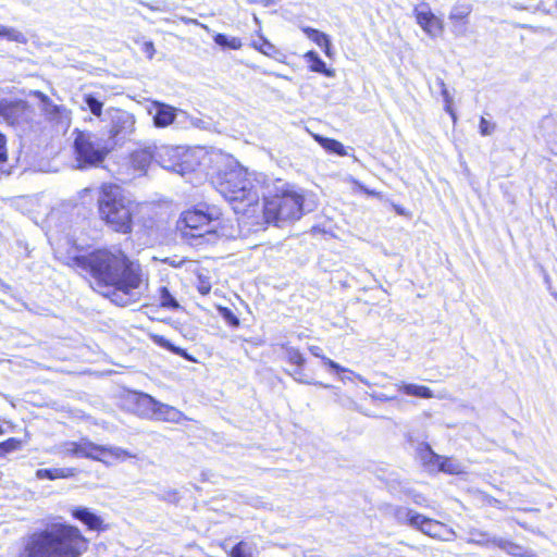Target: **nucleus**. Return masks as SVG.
Masks as SVG:
<instances>
[{
  "mask_svg": "<svg viewBox=\"0 0 557 557\" xmlns=\"http://www.w3.org/2000/svg\"><path fill=\"white\" fill-rule=\"evenodd\" d=\"M92 278V288L113 304L126 307L139 301L148 289V277L139 263L120 249H100L76 258Z\"/></svg>",
  "mask_w": 557,
  "mask_h": 557,
  "instance_id": "nucleus-1",
  "label": "nucleus"
},
{
  "mask_svg": "<svg viewBox=\"0 0 557 557\" xmlns=\"http://www.w3.org/2000/svg\"><path fill=\"white\" fill-rule=\"evenodd\" d=\"M87 547L78 528L53 521L23 537L18 557H81Z\"/></svg>",
  "mask_w": 557,
  "mask_h": 557,
  "instance_id": "nucleus-2",
  "label": "nucleus"
},
{
  "mask_svg": "<svg viewBox=\"0 0 557 557\" xmlns=\"http://www.w3.org/2000/svg\"><path fill=\"white\" fill-rule=\"evenodd\" d=\"M216 190L227 200L235 213L255 214L259 208L260 184L247 170L233 166L218 174Z\"/></svg>",
  "mask_w": 557,
  "mask_h": 557,
  "instance_id": "nucleus-3",
  "label": "nucleus"
},
{
  "mask_svg": "<svg viewBox=\"0 0 557 557\" xmlns=\"http://www.w3.org/2000/svg\"><path fill=\"white\" fill-rule=\"evenodd\" d=\"M263 215L268 223L280 225L299 220L304 214V196L282 180L273 182L268 195L263 194Z\"/></svg>",
  "mask_w": 557,
  "mask_h": 557,
  "instance_id": "nucleus-4",
  "label": "nucleus"
},
{
  "mask_svg": "<svg viewBox=\"0 0 557 557\" xmlns=\"http://www.w3.org/2000/svg\"><path fill=\"white\" fill-rule=\"evenodd\" d=\"M97 206L99 218L108 227L121 234L132 232L136 206L120 186L102 185L97 197Z\"/></svg>",
  "mask_w": 557,
  "mask_h": 557,
  "instance_id": "nucleus-5",
  "label": "nucleus"
},
{
  "mask_svg": "<svg viewBox=\"0 0 557 557\" xmlns=\"http://www.w3.org/2000/svg\"><path fill=\"white\" fill-rule=\"evenodd\" d=\"M222 212L216 206L200 203L194 210L182 213L177 221V230L186 239H199L214 235Z\"/></svg>",
  "mask_w": 557,
  "mask_h": 557,
  "instance_id": "nucleus-6",
  "label": "nucleus"
},
{
  "mask_svg": "<svg viewBox=\"0 0 557 557\" xmlns=\"http://www.w3.org/2000/svg\"><path fill=\"white\" fill-rule=\"evenodd\" d=\"M75 160L78 169L98 166L113 149L110 140L90 132L75 129Z\"/></svg>",
  "mask_w": 557,
  "mask_h": 557,
  "instance_id": "nucleus-7",
  "label": "nucleus"
},
{
  "mask_svg": "<svg viewBox=\"0 0 557 557\" xmlns=\"http://www.w3.org/2000/svg\"><path fill=\"white\" fill-rule=\"evenodd\" d=\"M77 458H88L109 466L114 461H124L128 458H135V455L121 447L102 446L83 440L77 442Z\"/></svg>",
  "mask_w": 557,
  "mask_h": 557,
  "instance_id": "nucleus-8",
  "label": "nucleus"
},
{
  "mask_svg": "<svg viewBox=\"0 0 557 557\" xmlns=\"http://www.w3.org/2000/svg\"><path fill=\"white\" fill-rule=\"evenodd\" d=\"M137 406L143 416L157 420L178 423L184 419L183 412L172 406L157 401L147 394H140L137 397Z\"/></svg>",
  "mask_w": 557,
  "mask_h": 557,
  "instance_id": "nucleus-9",
  "label": "nucleus"
},
{
  "mask_svg": "<svg viewBox=\"0 0 557 557\" xmlns=\"http://www.w3.org/2000/svg\"><path fill=\"white\" fill-rule=\"evenodd\" d=\"M108 112L110 115V129L107 140H110L114 147L120 141L131 137L135 132L136 120L134 114L125 110L112 108Z\"/></svg>",
  "mask_w": 557,
  "mask_h": 557,
  "instance_id": "nucleus-10",
  "label": "nucleus"
},
{
  "mask_svg": "<svg viewBox=\"0 0 557 557\" xmlns=\"http://www.w3.org/2000/svg\"><path fill=\"white\" fill-rule=\"evenodd\" d=\"M162 152H168V148L162 147L158 149L157 147H145L135 150L129 156V164L141 175L146 173L153 160L159 162L158 158L162 156Z\"/></svg>",
  "mask_w": 557,
  "mask_h": 557,
  "instance_id": "nucleus-11",
  "label": "nucleus"
},
{
  "mask_svg": "<svg viewBox=\"0 0 557 557\" xmlns=\"http://www.w3.org/2000/svg\"><path fill=\"white\" fill-rule=\"evenodd\" d=\"M27 103L22 100H1L0 119L9 125H18L26 120Z\"/></svg>",
  "mask_w": 557,
  "mask_h": 557,
  "instance_id": "nucleus-12",
  "label": "nucleus"
},
{
  "mask_svg": "<svg viewBox=\"0 0 557 557\" xmlns=\"http://www.w3.org/2000/svg\"><path fill=\"white\" fill-rule=\"evenodd\" d=\"M423 521L418 522L417 530L423 534L438 540L450 541L455 536L453 530H446L445 525L436 520L430 519L422 515Z\"/></svg>",
  "mask_w": 557,
  "mask_h": 557,
  "instance_id": "nucleus-13",
  "label": "nucleus"
},
{
  "mask_svg": "<svg viewBox=\"0 0 557 557\" xmlns=\"http://www.w3.org/2000/svg\"><path fill=\"white\" fill-rule=\"evenodd\" d=\"M36 96L40 99L42 110L49 121L58 124L69 123L67 111L64 107L54 104L49 97L41 91H36Z\"/></svg>",
  "mask_w": 557,
  "mask_h": 557,
  "instance_id": "nucleus-14",
  "label": "nucleus"
},
{
  "mask_svg": "<svg viewBox=\"0 0 557 557\" xmlns=\"http://www.w3.org/2000/svg\"><path fill=\"white\" fill-rule=\"evenodd\" d=\"M153 123L157 127H166L175 120L177 109L159 101L153 102Z\"/></svg>",
  "mask_w": 557,
  "mask_h": 557,
  "instance_id": "nucleus-15",
  "label": "nucleus"
},
{
  "mask_svg": "<svg viewBox=\"0 0 557 557\" xmlns=\"http://www.w3.org/2000/svg\"><path fill=\"white\" fill-rule=\"evenodd\" d=\"M417 23L432 37H436L443 30L442 21L431 11H418Z\"/></svg>",
  "mask_w": 557,
  "mask_h": 557,
  "instance_id": "nucleus-16",
  "label": "nucleus"
},
{
  "mask_svg": "<svg viewBox=\"0 0 557 557\" xmlns=\"http://www.w3.org/2000/svg\"><path fill=\"white\" fill-rule=\"evenodd\" d=\"M389 513L399 524L409 525L414 529L418 525V522L423 521L422 515L418 513L417 511L410 508L403 506L391 507Z\"/></svg>",
  "mask_w": 557,
  "mask_h": 557,
  "instance_id": "nucleus-17",
  "label": "nucleus"
},
{
  "mask_svg": "<svg viewBox=\"0 0 557 557\" xmlns=\"http://www.w3.org/2000/svg\"><path fill=\"white\" fill-rule=\"evenodd\" d=\"M494 546L513 557H540L533 550L503 537H497V541H494Z\"/></svg>",
  "mask_w": 557,
  "mask_h": 557,
  "instance_id": "nucleus-18",
  "label": "nucleus"
},
{
  "mask_svg": "<svg viewBox=\"0 0 557 557\" xmlns=\"http://www.w3.org/2000/svg\"><path fill=\"white\" fill-rule=\"evenodd\" d=\"M75 519L82 521L90 530H100L102 525V519L90 511L88 508L78 507L72 511Z\"/></svg>",
  "mask_w": 557,
  "mask_h": 557,
  "instance_id": "nucleus-19",
  "label": "nucleus"
},
{
  "mask_svg": "<svg viewBox=\"0 0 557 557\" xmlns=\"http://www.w3.org/2000/svg\"><path fill=\"white\" fill-rule=\"evenodd\" d=\"M395 386L397 387V389L399 392H401L408 396H413V397L424 398V399L434 397V394L431 391V388H429L428 386H424V385L400 382V383L395 384Z\"/></svg>",
  "mask_w": 557,
  "mask_h": 557,
  "instance_id": "nucleus-20",
  "label": "nucleus"
},
{
  "mask_svg": "<svg viewBox=\"0 0 557 557\" xmlns=\"http://www.w3.org/2000/svg\"><path fill=\"white\" fill-rule=\"evenodd\" d=\"M77 473L75 468H54V469H38L36 476L40 480H55V479H67L72 478Z\"/></svg>",
  "mask_w": 557,
  "mask_h": 557,
  "instance_id": "nucleus-21",
  "label": "nucleus"
},
{
  "mask_svg": "<svg viewBox=\"0 0 557 557\" xmlns=\"http://www.w3.org/2000/svg\"><path fill=\"white\" fill-rule=\"evenodd\" d=\"M494 541H497V536H493L486 531L474 528L468 531L467 543L487 547L494 545Z\"/></svg>",
  "mask_w": 557,
  "mask_h": 557,
  "instance_id": "nucleus-22",
  "label": "nucleus"
},
{
  "mask_svg": "<svg viewBox=\"0 0 557 557\" xmlns=\"http://www.w3.org/2000/svg\"><path fill=\"white\" fill-rule=\"evenodd\" d=\"M417 454L422 463L426 466L430 470L435 469L437 466V461L441 460V456L435 454L432 450V448L425 443H421L418 446Z\"/></svg>",
  "mask_w": 557,
  "mask_h": 557,
  "instance_id": "nucleus-23",
  "label": "nucleus"
},
{
  "mask_svg": "<svg viewBox=\"0 0 557 557\" xmlns=\"http://www.w3.org/2000/svg\"><path fill=\"white\" fill-rule=\"evenodd\" d=\"M306 60L310 63L312 72L324 74L327 77L334 75V71L326 67L325 62L314 51H309L305 54Z\"/></svg>",
  "mask_w": 557,
  "mask_h": 557,
  "instance_id": "nucleus-24",
  "label": "nucleus"
},
{
  "mask_svg": "<svg viewBox=\"0 0 557 557\" xmlns=\"http://www.w3.org/2000/svg\"><path fill=\"white\" fill-rule=\"evenodd\" d=\"M314 138L320 144V146L323 147L326 151L335 153L341 157L347 156L345 147L338 140L323 137L320 135H317Z\"/></svg>",
  "mask_w": 557,
  "mask_h": 557,
  "instance_id": "nucleus-25",
  "label": "nucleus"
},
{
  "mask_svg": "<svg viewBox=\"0 0 557 557\" xmlns=\"http://www.w3.org/2000/svg\"><path fill=\"white\" fill-rule=\"evenodd\" d=\"M436 468L448 474H460L465 472V468L459 461L443 456H441V460L437 461Z\"/></svg>",
  "mask_w": 557,
  "mask_h": 557,
  "instance_id": "nucleus-26",
  "label": "nucleus"
},
{
  "mask_svg": "<svg viewBox=\"0 0 557 557\" xmlns=\"http://www.w3.org/2000/svg\"><path fill=\"white\" fill-rule=\"evenodd\" d=\"M472 12V5L470 3H456L449 12L450 22H460L469 18Z\"/></svg>",
  "mask_w": 557,
  "mask_h": 557,
  "instance_id": "nucleus-27",
  "label": "nucleus"
},
{
  "mask_svg": "<svg viewBox=\"0 0 557 557\" xmlns=\"http://www.w3.org/2000/svg\"><path fill=\"white\" fill-rule=\"evenodd\" d=\"M256 546L244 541L237 543L230 552V557H256Z\"/></svg>",
  "mask_w": 557,
  "mask_h": 557,
  "instance_id": "nucleus-28",
  "label": "nucleus"
},
{
  "mask_svg": "<svg viewBox=\"0 0 557 557\" xmlns=\"http://www.w3.org/2000/svg\"><path fill=\"white\" fill-rule=\"evenodd\" d=\"M0 38H5L9 41L18 44H26V36L14 27L0 25Z\"/></svg>",
  "mask_w": 557,
  "mask_h": 557,
  "instance_id": "nucleus-29",
  "label": "nucleus"
},
{
  "mask_svg": "<svg viewBox=\"0 0 557 557\" xmlns=\"http://www.w3.org/2000/svg\"><path fill=\"white\" fill-rule=\"evenodd\" d=\"M213 40L218 46H220L222 48L233 49V50H238L243 46L240 38L228 37L224 34H220V33L214 35Z\"/></svg>",
  "mask_w": 557,
  "mask_h": 557,
  "instance_id": "nucleus-30",
  "label": "nucleus"
},
{
  "mask_svg": "<svg viewBox=\"0 0 557 557\" xmlns=\"http://www.w3.org/2000/svg\"><path fill=\"white\" fill-rule=\"evenodd\" d=\"M159 300L160 306L170 310H175L180 307L178 301L175 297L170 293L166 286H161L159 288Z\"/></svg>",
  "mask_w": 557,
  "mask_h": 557,
  "instance_id": "nucleus-31",
  "label": "nucleus"
},
{
  "mask_svg": "<svg viewBox=\"0 0 557 557\" xmlns=\"http://www.w3.org/2000/svg\"><path fill=\"white\" fill-rule=\"evenodd\" d=\"M82 108L88 109L96 116H100L102 113L103 103L94 95L86 94L84 95Z\"/></svg>",
  "mask_w": 557,
  "mask_h": 557,
  "instance_id": "nucleus-32",
  "label": "nucleus"
},
{
  "mask_svg": "<svg viewBox=\"0 0 557 557\" xmlns=\"http://www.w3.org/2000/svg\"><path fill=\"white\" fill-rule=\"evenodd\" d=\"M153 342L158 344L160 347H163L187 360H191V358L189 357L185 349L174 346L170 341H168L165 337L161 335H154Z\"/></svg>",
  "mask_w": 557,
  "mask_h": 557,
  "instance_id": "nucleus-33",
  "label": "nucleus"
},
{
  "mask_svg": "<svg viewBox=\"0 0 557 557\" xmlns=\"http://www.w3.org/2000/svg\"><path fill=\"white\" fill-rule=\"evenodd\" d=\"M283 348L285 350V357L288 360V362L297 367H302L305 364L306 359L297 348L285 345L283 346Z\"/></svg>",
  "mask_w": 557,
  "mask_h": 557,
  "instance_id": "nucleus-34",
  "label": "nucleus"
},
{
  "mask_svg": "<svg viewBox=\"0 0 557 557\" xmlns=\"http://www.w3.org/2000/svg\"><path fill=\"white\" fill-rule=\"evenodd\" d=\"M290 375L294 377V380L301 384H313L318 385L324 388H330L331 386L327 384H323L322 382H315L313 380H310L301 370V367H297V369L290 373Z\"/></svg>",
  "mask_w": 557,
  "mask_h": 557,
  "instance_id": "nucleus-35",
  "label": "nucleus"
},
{
  "mask_svg": "<svg viewBox=\"0 0 557 557\" xmlns=\"http://www.w3.org/2000/svg\"><path fill=\"white\" fill-rule=\"evenodd\" d=\"M21 442L16 438H8L4 442L0 443V457H4L8 454L15 451L20 448Z\"/></svg>",
  "mask_w": 557,
  "mask_h": 557,
  "instance_id": "nucleus-36",
  "label": "nucleus"
},
{
  "mask_svg": "<svg viewBox=\"0 0 557 557\" xmlns=\"http://www.w3.org/2000/svg\"><path fill=\"white\" fill-rule=\"evenodd\" d=\"M59 454L63 457L72 456L77 458V442H66L60 449Z\"/></svg>",
  "mask_w": 557,
  "mask_h": 557,
  "instance_id": "nucleus-37",
  "label": "nucleus"
},
{
  "mask_svg": "<svg viewBox=\"0 0 557 557\" xmlns=\"http://www.w3.org/2000/svg\"><path fill=\"white\" fill-rule=\"evenodd\" d=\"M220 312L223 319L232 326L239 325V319L233 313V311L228 308H220Z\"/></svg>",
  "mask_w": 557,
  "mask_h": 557,
  "instance_id": "nucleus-38",
  "label": "nucleus"
},
{
  "mask_svg": "<svg viewBox=\"0 0 557 557\" xmlns=\"http://www.w3.org/2000/svg\"><path fill=\"white\" fill-rule=\"evenodd\" d=\"M311 40L314 41L318 46L324 48V52L326 54H329V50L331 47V40L326 34L320 32V36L312 37Z\"/></svg>",
  "mask_w": 557,
  "mask_h": 557,
  "instance_id": "nucleus-39",
  "label": "nucleus"
},
{
  "mask_svg": "<svg viewBox=\"0 0 557 557\" xmlns=\"http://www.w3.org/2000/svg\"><path fill=\"white\" fill-rule=\"evenodd\" d=\"M479 127L482 136H488L494 132L495 124L491 123L485 117H481Z\"/></svg>",
  "mask_w": 557,
  "mask_h": 557,
  "instance_id": "nucleus-40",
  "label": "nucleus"
},
{
  "mask_svg": "<svg viewBox=\"0 0 557 557\" xmlns=\"http://www.w3.org/2000/svg\"><path fill=\"white\" fill-rule=\"evenodd\" d=\"M453 23V33L456 36H466L468 32V20Z\"/></svg>",
  "mask_w": 557,
  "mask_h": 557,
  "instance_id": "nucleus-41",
  "label": "nucleus"
},
{
  "mask_svg": "<svg viewBox=\"0 0 557 557\" xmlns=\"http://www.w3.org/2000/svg\"><path fill=\"white\" fill-rule=\"evenodd\" d=\"M257 48L265 55H273L276 52V48L265 39H262V44Z\"/></svg>",
  "mask_w": 557,
  "mask_h": 557,
  "instance_id": "nucleus-42",
  "label": "nucleus"
},
{
  "mask_svg": "<svg viewBox=\"0 0 557 557\" xmlns=\"http://www.w3.org/2000/svg\"><path fill=\"white\" fill-rule=\"evenodd\" d=\"M7 139L5 136L2 133H0V165L7 162Z\"/></svg>",
  "mask_w": 557,
  "mask_h": 557,
  "instance_id": "nucleus-43",
  "label": "nucleus"
},
{
  "mask_svg": "<svg viewBox=\"0 0 557 557\" xmlns=\"http://www.w3.org/2000/svg\"><path fill=\"white\" fill-rule=\"evenodd\" d=\"M322 361L325 366H327L330 369L336 371V372H345L347 371L344 367L338 364L337 362L333 361L332 359L327 357H322Z\"/></svg>",
  "mask_w": 557,
  "mask_h": 557,
  "instance_id": "nucleus-44",
  "label": "nucleus"
},
{
  "mask_svg": "<svg viewBox=\"0 0 557 557\" xmlns=\"http://www.w3.org/2000/svg\"><path fill=\"white\" fill-rule=\"evenodd\" d=\"M442 96H443V99H444V102H445V111L446 112H451L453 98L449 95L448 90L447 89L442 90Z\"/></svg>",
  "mask_w": 557,
  "mask_h": 557,
  "instance_id": "nucleus-45",
  "label": "nucleus"
},
{
  "mask_svg": "<svg viewBox=\"0 0 557 557\" xmlns=\"http://www.w3.org/2000/svg\"><path fill=\"white\" fill-rule=\"evenodd\" d=\"M371 397L379 401H389L396 399V396H389L383 393H374L371 395Z\"/></svg>",
  "mask_w": 557,
  "mask_h": 557,
  "instance_id": "nucleus-46",
  "label": "nucleus"
},
{
  "mask_svg": "<svg viewBox=\"0 0 557 557\" xmlns=\"http://www.w3.org/2000/svg\"><path fill=\"white\" fill-rule=\"evenodd\" d=\"M302 32L307 35L309 39H312V37L320 36V30L312 27H302Z\"/></svg>",
  "mask_w": 557,
  "mask_h": 557,
  "instance_id": "nucleus-47",
  "label": "nucleus"
},
{
  "mask_svg": "<svg viewBox=\"0 0 557 557\" xmlns=\"http://www.w3.org/2000/svg\"><path fill=\"white\" fill-rule=\"evenodd\" d=\"M163 499L170 502V503H175L177 502V493L175 491H170L166 493L165 496H163Z\"/></svg>",
  "mask_w": 557,
  "mask_h": 557,
  "instance_id": "nucleus-48",
  "label": "nucleus"
},
{
  "mask_svg": "<svg viewBox=\"0 0 557 557\" xmlns=\"http://www.w3.org/2000/svg\"><path fill=\"white\" fill-rule=\"evenodd\" d=\"M309 350L314 357H318L321 359H322V357H325L324 355H322V349L319 346H310Z\"/></svg>",
  "mask_w": 557,
  "mask_h": 557,
  "instance_id": "nucleus-49",
  "label": "nucleus"
},
{
  "mask_svg": "<svg viewBox=\"0 0 557 557\" xmlns=\"http://www.w3.org/2000/svg\"><path fill=\"white\" fill-rule=\"evenodd\" d=\"M249 3H258L268 7L273 3L272 0H248Z\"/></svg>",
  "mask_w": 557,
  "mask_h": 557,
  "instance_id": "nucleus-50",
  "label": "nucleus"
},
{
  "mask_svg": "<svg viewBox=\"0 0 557 557\" xmlns=\"http://www.w3.org/2000/svg\"><path fill=\"white\" fill-rule=\"evenodd\" d=\"M394 209H395V211L397 212V214H399V215H406V210H405L403 207H400V206H398V205H394Z\"/></svg>",
  "mask_w": 557,
  "mask_h": 557,
  "instance_id": "nucleus-51",
  "label": "nucleus"
},
{
  "mask_svg": "<svg viewBox=\"0 0 557 557\" xmlns=\"http://www.w3.org/2000/svg\"><path fill=\"white\" fill-rule=\"evenodd\" d=\"M436 84L440 87L441 91L444 90V89H447L446 85H445V83H444V81L442 78L437 77L436 78Z\"/></svg>",
  "mask_w": 557,
  "mask_h": 557,
  "instance_id": "nucleus-52",
  "label": "nucleus"
},
{
  "mask_svg": "<svg viewBox=\"0 0 557 557\" xmlns=\"http://www.w3.org/2000/svg\"><path fill=\"white\" fill-rule=\"evenodd\" d=\"M423 499H424V498H423L421 495H418V496H416V497H414L413 502H414L416 504H418V505H422V500H423Z\"/></svg>",
  "mask_w": 557,
  "mask_h": 557,
  "instance_id": "nucleus-53",
  "label": "nucleus"
},
{
  "mask_svg": "<svg viewBox=\"0 0 557 557\" xmlns=\"http://www.w3.org/2000/svg\"><path fill=\"white\" fill-rule=\"evenodd\" d=\"M153 50H154V49H153V45H152L151 42L146 44V51H147V52H149V53H150V52H152Z\"/></svg>",
  "mask_w": 557,
  "mask_h": 557,
  "instance_id": "nucleus-54",
  "label": "nucleus"
},
{
  "mask_svg": "<svg viewBox=\"0 0 557 557\" xmlns=\"http://www.w3.org/2000/svg\"><path fill=\"white\" fill-rule=\"evenodd\" d=\"M356 377H357L361 383L367 384V385L369 384V382H368L364 377H362L361 375L356 374Z\"/></svg>",
  "mask_w": 557,
  "mask_h": 557,
  "instance_id": "nucleus-55",
  "label": "nucleus"
},
{
  "mask_svg": "<svg viewBox=\"0 0 557 557\" xmlns=\"http://www.w3.org/2000/svg\"><path fill=\"white\" fill-rule=\"evenodd\" d=\"M448 113L451 116L453 122L456 123L457 116H456V113H455L454 109L451 108V112H448Z\"/></svg>",
  "mask_w": 557,
  "mask_h": 557,
  "instance_id": "nucleus-56",
  "label": "nucleus"
},
{
  "mask_svg": "<svg viewBox=\"0 0 557 557\" xmlns=\"http://www.w3.org/2000/svg\"><path fill=\"white\" fill-rule=\"evenodd\" d=\"M306 557H322V556L315 555V554H308V555H306Z\"/></svg>",
  "mask_w": 557,
  "mask_h": 557,
  "instance_id": "nucleus-57",
  "label": "nucleus"
},
{
  "mask_svg": "<svg viewBox=\"0 0 557 557\" xmlns=\"http://www.w3.org/2000/svg\"><path fill=\"white\" fill-rule=\"evenodd\" d=\"M209 292V288H207L206 290L205 289H201V293L202 294H207Z\"/></svg>",
  "mask_w": 557,
  "mask_h": 557,
  "instance_id": "nucleus-58",
  "label": "nucleus"
},
{
  "mask_svg": "<svg viewBox=\"0 0 557 557\" xmlns=\"http://www.w3.org/2000/svg\"><path fill=\"white\" fill-rule=\"evenodd\" d=\"M189 22L198 24L197 20H189Z\"/></svg>",
  "mask_w": 557,
  "mask_h": 557,
  "instance_id": "nucleus-59",
  "label": "nucleus"
},
{
  "mask_svg": "<svg viewBox=\"0 0 557 557\" xmlns=\"http://www.w3.org/2000/svg\"><path fill=\"white\" fill-rule=\"evenodd\" d=\"M193 124L199 126L200 122H193Z\"/></svg>",
  "mask_w": 557,
  "mask_h": 557,
  "instance_id": "nucleus-60",
  "label": "nucleus"
},
{
  "mask_svg": "<svg viewBox=\"0 0 557 557\" xmlns=\"http://www.w3.org/2000/svg\"><path fill=\"white\" fill-rule=\"evenodd\" d=\"M193 124L199 126L200 122H193Z\"/></svg>",
  "mask_w": 557,
  "mask_h": 557,
  "instance_id": "nucleus-61",
  "label": "nucleus"
}]
</instances>
